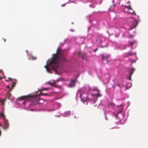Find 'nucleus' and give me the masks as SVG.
Here are the masks:
<instances>
[{
	"mask_svg": "<svg viewBox=\"0 0 148 148\" xmlns=\"http://www.w3.org/2000/svg\"><path fill=\"white\" fill-rule=\"evenodd\" d=\"M67 61L65 56L64 51L58 48L56 54L52 55L51 59L49 60L47 62V65L44 66L48 72H49L50 69L47 66H50L55 69L58 66V64L62 62H66Z\"/></svg>",
	"mask_w": 148,
	"mask_h": 148,
	"instance_id": "nucleus-1",
	"label": "nucleus"
},
{
	"mask_svg": "<svg viewBox=\"0 0 148 148\" xmlns=\"http://www.w3.org/2000/svg\"><path fill=\"white\" fill-rule=\"evenodd\" d=\"M102 58L103 60H106L107 61V62L109 64H111L112 60L111 59L110 55H105L102 54L101 55Z\"/></svg>",
	"mask_w": 148,
	"mask_h": 148,
	"instance_id": "nucleus-2",
	"label": "nucleus"
},
{
	"mask_svg": "<svg viewBox=\"0 0 148 148\" xmlns=\"http://www.w3.org/2000/svg\"><path fill=\"white\" fill-rule=\"evenodd\" d=\"M80 97L83 101H85L89 100V98H88L86 95L85 93H80Z\"/></svg>",
	"mask_w": 148,
	"mask_h": 148,
	"instance_id": "nucleus-3",
	"label": "nucleus"
},
{
	"mask_svg": "<svg viewBox=\"0 0 148 148\" xmlns=\"http://www.w3.org/2000/svg\"><path fill=\"white\" fill-rule=\"evenodd\" d=\"M78 54L79 56L81 55V58L83 60L87 61L88 57L87 56V54L86 53H84L81 54V52H79L78 53Z\"/></svg>",
	"mask_w": 148,
	"mask_h": 148,
	"instance_id": "nucleus-4",
	"label": "nucleus"
},
{
	"mask_svg": "<svg viewBox=\"0 0 148 148\" xmlns=\"http://www.w3.org/2000/svg\"><path fill=\"white\" fill-rule=\"evenodd\" d=\"M138 23V22L137 20H134L132 22V27L128 29L129 30H130L133 28L136 27Z\"/></svg>",
	"mask_w": 148,
	"mask_h": 148,
	"instance_id": "nucleus-5",
	"label": "nucleus"
},
{
	"mask_svg": "<svg viewBox=\"0 0 148 148\" xmlns=\"http://www.w3.org/2000/svg\"><path fill=\"white\" fill-rule=\"evenodd\" d=\"M4 129L5 130H6L9 127V123L8 121L6 119H5L4 121Z\"/></svg>",
	"mask_w": 148,
	"mask_h": 148,
	"instance_id": "nucleus-6",
	"label": "nucleus"
},
{
	"mask_svg": "<svg viewBox=\"0 0 148 148\" xmlns=\"http://www.w3.org/2000/svg\"><path fill=\"white\" fill-rule=\"evenodd\" d=\"M75 80H71V81L70 83L69 84V87H74L75 86Z\"/></svg>",
	"mask_w": 148,
	"mask_h": 148,
	"instance_id": "nucleus-7",
	"label": "nucleus"
},
{
	"mask_svg": "<svg viewBox=\"0 0 148 148\" xmlns=\"http://www.w3.org/2000/svg\"><path fill=\"white\" fill-rule=\"evenodd\" d=\"M135 71V69L133 68H132L131 71L130 72V76L129 77L127 78L128 79H129L130 80H131V76L133 74V72Z\"/></svg>",
	"mask_w": 148,
	"mask_h": 148,
	"instance_id": "nucleus-8",
	"label": "nucleus"
},
{
	"mask_svg": "<svg viewBox=\"0 0 148 148\" xmlns=\"http://www.w3.org/2000/svg\"><path fill=\"white\" fill-rule=\"evenodd\" d=\"M129 43L131 45L132 47V49H133V45L136 44V41L135 40H134L132 41H129Z\"/></svg>",
	"mask_w": 148,
	"mask_h": 148,
	"instance_id": "nucleus-9",
	"label": "nucleus"
},
{
	"mask_svg": "<svg viewBox=\"0 0 148 148\" xmlns=\"http://www.w3.org/2000/svg\"><path fill=\"white\" fill-rule=\"evenodd\" d=\"M130 9L132 10V9L130 7H126L124 9V11L125 12H126Z\"/></svg>",
	"mask_w": 148,
	"mask_h": 148,
	"instance_id": "nucleus-10",
	"label": "nucleus"
},
{
	"mask_svg": "<svg viewBox=\"0 0 148 148\" xmlns=\"http://www.w3.org/2000/svg\"><path fill=\"white\" fill-rule=\"evenodd\" d=\"M132 86V84L131 83H128L126 86V89H129Z\"/></svg>",
	"mask_w": 148,
	"mask_h": 148,
	"instance_id": "nucleus-11",
	"label": "nucleus"
},
{
	"mask_svg": "<svg viewBox=\"0 0 148 148\" xmlns=\"http://www.w3.org/2000/svg\"><path fill=\"white\" fill-rule=\"evenodd\" d=\"M29 96H23L18 98L20 99H23L28 98Z\"/></svg>",
	"mask_w": 148,
	"mask_h": 148,
	"instance_id": "nucleus-12",
	"label": "nucleus"
},
{
	"mask_svg": "<svg viewBox=\"0 0 148 148\" xmlns=\"http://www.w3.org/2000/svg\"><path fill=\"white\" fill-rule=\"evenodd\" d=\"M37 102L39 103L42 104L44 102V101L41 99H40L38 100Z\"/></svg>",
	"mask_w": 148,
	"mask_h": 148,
	"instance_id": "nucleus-13",
	"label": "nucleus"
},
{
	"mask_svg": "<svg viewBox=\"0 0 148 148\" xmlns=\"http://www.w3.org/2000/svg\"><path fill=\"white\" fill-rule=\"evenodd\" d=\"M133 55H135L136 57V52L133 53L132 52H130L128 54V55L130 56H132Z\"/></svg>",
	"mask_w": 148,
	"mask_h": 148,
	"instance_id": "nucleus-14",
	"label": "nucleus"
},
{
	"mask_svg": "<svg viewBox=\"0 0 148 148\" xmlns=\"http://www.w3.org/2000/svg\"><path fill=\"white\" fill-rule=\"evenodd\" d=\"M5 100V99H4L3 100H0V102L1 103L2 105L3 106L4 105Z\"/></svg>",
	"mask_w": 148,
	"mask_h": 148,
	"instance_id": "nucleus-15",
	"label": "nucleus"
},
{
	"mask_svg": "<svg viewBox=\"0 0 148 148\" xmlns=\"http://www.w3.org/2000/svg\"><path fill=\"white\" fill-rule=\"evenodd\" d=\"M42 94L43 95H46V96H49L50 95V94L47 93H42Z\"/></svg>",
	"mask_w": 148,
	"mask_h": 148,
	"instance_id": "nucleus-16",
	"label": "nucleus"
},
{
	"mask_svg": "<svg viewBox=\"0 0 148 148\" xmlns=\"http://www.w3.org/2000/svg\"><path fill=\"white\" fill-rule=\"evenodd\" d=\"M11 90V89H10V91H9L7 93V96L8 97V98H9V97L10 96V91Z\"/></svg>",
	"mask_w": 148,
	"mask_h": 148,
	"instance_id": "nucleus-17",
	"label": "nucleus"
},
{
	"mask_svg": "<svg viewBox=\"0 0 148 148\" xmlns=\"http://www.w3.org/2000/svg\"><path fill=\"white\" fill-rule=\"evenodd\" d=\"M46 84L50 85H51V86H54L53 85V83H50V82H47V83H46Z\"/></svg>",
	"mask_w": 148,
	"mask_h": 148,
	"instance_id": "nucleus-18",
	"label": "nucleus"
},
{
	"mask_svg": "<svg viewBox=\"0 0 148 148\" xmlns=\"http://www.w3.org/2000/svg\"><path fill=\"white\" fill-rule=\"evenodd\" d=\"M0 117H4V115L3 113H0Z\"/></svg>",
	"mask_w": 148,
	"mask_h": 148,
	"instance_id": "nucleus-19",
	"label": "nucleus"
},
{
	"mask_svg": "<svg viewBox=\"0 0 148 148\" xmlns=\"http://www.w3.org/2000/svg\"><path fill=\"white\" fill-rule=\"evenodd\" d=\"M50 88H43L42 89V90H47L49 89H50Z\"/></svg>",
	"mask_w": 148,
	"mask_h": 148,
	"instance_id": "nucleus-20",
	"label": "nucleus"
},
{
	"mask_svg": "<svg viewBox=\"0 0 148 148\" xmlns=\"http://www.w3.org/2000/svg\"><path fill=\"white\" fill-rule=\"evenodd\" d=\"M97 91H98V93H97L98 97H101V94H100L99 93V91L98 90Z\"/></svg>",
	"mask_w": 148,
	"mask_h": 148,
	"instance_id": "nucleus-21",
	"label": "nucleus"
},
{
	"mask_svg": "<svg viewBox=\"0 0 148 148\" xmlns=\"http://www.w3.org/2000/svg\"><path fill=\"white\" fill-rule=\"evenodd\" d=\"M92 95H93V96H96L97 97H98V96H97V94H92Z\"/></svg>",
	"mask_w": 148,
	"mask_h": 148,
	"instance_id": "nucleus-22",
	"label": "nucleus"
},
{
	"mask_svg": "<svg viewBox=\"0 0 148 148\" xmlns=\"http://www.w3.org/2000/svg\"><path fill=\"white\" fill-rule=\"evenodd\" d=\"M130 13L132 14L136 15L135 12L133 11L132 12H130Z\"/></svg>",
	"mask_w": 148,
	"mask_h": 148,
	"instance_id": "nucleus-23",
	"label": "nucleus"
},
{
	"mask_svg": "<svg viewBox=\"0 0 148 148\" xmlns=\"http://www.w3.org/2000/svg\"><path fill=\"white\" fill-rule=\"evenodd\" d=\"M136 60H133V61H132V64H131V66H132V64L133 63H135V62H136Z\"/></svg>",
	"mask_w": 148,
	"mask_h": 148,
	"instance_id": "nucleus-24",
	"label": "nucleus"
},
{
	"mask_svg": "<svg viewBox=\"0 0 148 148\" xmlns=\"http://www.w3.org/2000/svg\"><path fill=\"white\" fill-rule=\"evenodd\" d=\"M86 88H88V90L89 91L90 90V88L89 87H88L87 88L86 87Z\"/></svg>",
	"mask_w": 148,
	"mask_h": 148,
	"instance_id": "nucleus-25",
	"label": "nucleus"
},
{
	"mask_svg": "<svg viewBox=\"0 0 148 148\" xmlns=\"http://www.w3.org/2000/svg\"><path fill=\"white\" fill-rule=\"evenodd\" d=\"M98 49L97 48L93 50V51L94 52H96L97 51V50Z\"/></svg>",
	"mask_w": 148,
	"mask_h": 148,
	"instance_id": "nucleus-26",
	"label": "nucleus"
},
{
	"mask_svg": "<svg viewBox=\"0 0 148 148\" xmlns=\"http://www.w3.org/2000/svg\"><path fill=\"white\" fill-rule=\"evenodd\" d=\"M66 3L64 4L63 5L62 4L61 5V6H62V7H64V6H65L66 5Z\"/></svg>",
	"mask_w": 148,
	"mask_h": 148,
	"instance_id": "nucleus-27",
	"label": "nucleus"
},
{
	"mask_svg": "<svg viewBox=\"0 0 148 148\" xmlns=\"http://www.w3.org/2000/svg\"><path fill=\"white\" fill-rule=\"evenodd\" d=\"M133 36H132V35H130L129 36V38H133Z\"/></svg>",
	"mask_w": 148,
	"mask_h": 148,
	"instance_id": "nucleus-28",
	"label": "nucleus"
},
{
	"mask_svg": "<svg viewBox=\"0 0 148 148\" xmlns=\"http://www.w3.org/2000/svg\"><path fill=\"white\" fill-rule=\"evenodd\" d=\"M100 43H101L102 42V40H100Z\"/></svg>",
	"mask_w": 148,
	"mask_h": 148,
	"instance_id": "nucleus-29",
	"label": "nucleus"
},
{
	"mask_svg": "<svg viewBox=\"0 0 148 148\" xmlns=\"http://www.w3.org/2000/svg\"><path fill=\"white\" fill-rule=\"evenodd\" d=\"M122 110V108H121V112Z\"/></svg>",
	"mask_w": 148,
	"mask_h": 148,
	"instance_id": "nucleus-30",
	"label": "nucleus"
},
{
	"mask_svg": "<svg viewBox=\"0 0 148 148\" xmlns=\"http://www.w3.org/2000/svg\"><path fill=\"white\" fill-rule=\"evenodd\" d=\"M2 71V70H0V73H1Z\"/></svg>",
	"mask_w": 148,
	"mask_h": 148,
	"instance_id": "nucleus-31",
	"label": "nucleus"
},
{
	"mask_svg": "<svg viewBox=\"0 0 148 148\" xmlns=\"http://www.w3.org/2000/svg\"><path fill=\"white\" fill-rule=\"evenodd\" d=\"M105 47L104 46H101V48H103V47Z\"/></svg>",
	"mask_w": 148,
	"mask_h": 148,
	"instance_id": "nucleus-32",
	"label": "nucleus"
},
{
	"mask_svg": "<svg viewBox=\"0 0 148 148\" xmlns=\"http://www.w3.org/2000/svg\"><path fill=\"white\" fill-rule=\"evenodd\" d=\"M116 117H117V115H116Z\"/></svg>",
	"mask_w": 148,
	"mask_h": 148,
	"instance_id": "nucleus-33",
	"label": "nucleus"
},
{
	"mask_svg": "<svg viewBox=\"0 0 148 148\" xmlns=\"http://www.w3.org/2000/svg\"><path fill=\"white\" fill-rule=\"evenodd\" d=\"M1 123H0V127H1Z\"/></svg>",
	"mask_w": 148,
	"mask_h": 148,
	"instance_id": "nucleus-34",
	"label": "nucleus"
},
{
	"mask_svg": "<svg viewBox=\"0 0 148 148\" xmlns=\"http://www.w3.org/2000/svg\"><path fill=\"white\" fill-rule=\"evenodd\" d=\"M30 110H31V111H33V109H31Z\"/></svg>",
	"mask_w": 148,
	"mask_h": 148,
	"instance_id": "nucleus-35",
	"label": "nucleus"
},
{
	"mask_svg": "<svg viewBox=\"0 0 148 148\" xmlns=\"http://www.w3.org/2000/svg\"><path fill=\"white\" fill-rule=\"evenodd\" d=\"M4 40V41L5 42V39Z\"/></svg>",
	"mask_w": 148,
	"mask_h": 148,
	"instance_id": "nucleus-36",
	"label": "nucleus"
},
{
	"mask_svg": "<svg viewBox=\"0 0 148 148\" xmlns=\"http://www.w3.org/2000/svg\"><path fill=\"white\" fill-rule=\"evenodd\" d=\"M74 117H75H75H76V116H74Z\"/></svg>",
	"mask_w": 148,
	"mask_h": 148,
	"instance_id": "nucleus-37",
	"label": "nucleus"
}]
</instances>
